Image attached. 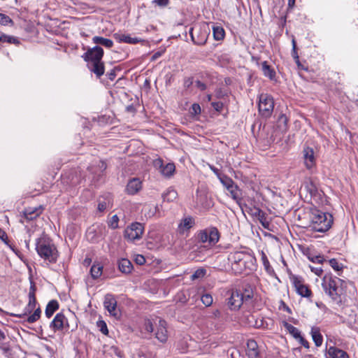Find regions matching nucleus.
I'll use <instances>...</instances> for the list:
<instances>
[{"instance_id": "1", "label": "nucleus", "mask_w": 358, "mask_h": 358, "mask_svg": "<svg viewBox=\"0 0 358 358\" xmlns=\"http://www.w3.org/2000/svg\"><path fill=\"white\" fill-rule=\"evenodd\" d=\"M232 270L236 273L250 272L255 268L256 257L252 250L235 251L228 256Z\"/></svg>"}, {"instance_id": "2", "label": "nucleus", "mask_w": 358, "mask_h": 358, "mask_svg": "<svg viewBox=\"0 0 358 358\" xmlns=\"http://www.w3.org/2000/svg\"><path fill=\"white\" fill-rule=\"evenodd\" d=\"M309 227L313 231L326 232L332 226L334 218L331 214L324 213L316 208H311L308 212Z\"/></svg>"}, {"instance_id": "3", "label": "nucleus", "mask_w": 358, "mask_h": 358, "mask_svg": "<svg viewBox=\"0 0 358 358\" xmlns=\"http://www.w3.org/2000/svg\"><path fill=\"white\" fill-rule=\"evenodd\" d=\"M36 250L38 255L50 264L57 262L59 253L55 244L45 236H42L36 240Z\"/></svg>"}, {"instance_id": "4", "label": "nucleus", "mask_w": 358, "mask_h": 358, "mask_svg": "<svg viewBox=\"0 0 358 358\" xmlns=\"http://www.w3.org/2000/svg\"><path fill=\"white\" fill-rule=\"evenodd\" d=\"M341 280L331 274H326L322 282V287L324 292L334 301L339 303L341 302L338 282Z\"/></svg>"}, {"instance_id": "5", "label": "nucleus", "mask_w": 358, "mask_h": 358, "mask_svg": "<svg viewBox=\"0 0 358 358\" xmlns=\"http://www.w3.org/2000/svg\"><path fill=\"white\" fill-rule=\"evenodd\" d=\"M189 35L192 42L196 45H203L206 44L210 29L205 23L196 24L189 30Z\"/></svg>"}, {"instance_id": "6", "label": "nucleus", "mask_w": 358, "mask_h": 358, "mask_svg": "<svg viewBox=\"0 0 358 358\" xmlns=\"http://www.w3.org/2000/svg\"><path fill=\"white\" fill-rule=\"evenodd\" d=\"M84 176L79 168H75L66 171L61 178L62 183L68 189L76 187L84 180Z\"/></svg>"}, {"instance_id": "7", "label": "nucleus", "mask_w": 358, "mask_h": 358, "mask_svg": "<svg viewBox=\"0 0 358 358\" xmlns=\"http://www.w3.org/2000/svg\"><path fill=\"white\" fill-rule=\"evenodd\" d=\"M220 182L228 191V196L237 203L240 204V202L243 199V192L235 182L228 176H224V177L220 178Z\"/></svg>"}, {"instance_id": "8", "label": "nucleus", "mask_w": 358, "mask_h": 358, "mask_svg": "<svg viewBox=\"0 0 358 358\" xmlns=\"http://www.w3.org/2000/svg\"><path fill=\"white\" fill-rule=\"evenodd\" d=\"M50 328L54 333L62 331H68L69 330L73 331L77 329V324L76 323L73 327H71L66 317L62 313H59L50 322Z\"/></svg>"}, {"instance_id": "9", "label": "nucleus", "mask_w": 358, "mask_h": 358, "mask_svg": "<svg viewBox=\"0 0 358 358\" xmlns=\"http://www.w3.org/2000/svg\"><path fill=\"white\" fill-rule=\"evenodd\" d=\"M274 108V100L268 94H261L259 96L258 110L259 114L266 118L271 117Z\"/></svg>"}, {"instance_id": "10", "label": "nucleus", "mask_w": 358, "mask_h": 358, "mask_svg": "<svg viewBox=\"0 0 358 358\" xmlns=\"http://www.w3.org/2000/svg\"><path fill=\"white\" fill-rule=\"evenodd\" d=\"M199 241L203 243H208V246L215 245L220 239V232L215 227H210L201 230L198 234Z\"/></svg>"}, {"instance_id": "11", "label": "nucleus", "mask_w": 358, "mask_h": 358, "mask_svg": "<svg viewBox=\"0 0 358 358\" xmlns=\"http://www.w3.org/2000/svg\"><path fill=\"white\" fill-rule=\"evenodd\" d=\"M106 233L105 225L103 224H95L87 229L85 236L89 242L96 243L106 236Z\"/></svg>"}, {"instance_id": "12", "label": "nucleus", "mask_w": 358, "mask_h": 358, "mask_svg": "<svg viewBox=\"0 0 358 358\" xmlns=\"http://www.w3.org/2000/svg\"><path fill=\"white\" fill-rule=\"evenodd\" d=\"M291 281L296 293L302 297L310 299L313 296V292L309 287L304 283L303 279L298 275H292Z\"/></svg>"}, {"instance_id": "13", "label": "nucleus", "mask_w": 358, "mask_h": 358, "mask_svg": "<svg viewBox=\"0 0 358 358\" xmlns=\"http://www.w3.org/2000/svg\"><path fill=\"white\" fill-rule=\"evenodd\" d=\"M144 231V225L140 222H134L128 226L124 230V237L129 241H134L142 238Z\"/></svg>"}, {"instance_id": "14", "label": "nucleus", "mask_w": 358, "mask_h": 358, "mask_svg": "<svg viewBox=\"0 0 358 358\" xmlns=\"http://www.w3.org/2000/svg\"><path fill=\"white\" fill-rule=\"evenodd\" d=\"M103 50L101 47L96 45L94 48H89L83 55L82 58L89 63H93L102 60L103 57Z\"/></svg>"}, {"instance_id": "15", "label": "nucleus", "mask_w": 358, "mask_h": 358, "mask_svg": "<svg viewBox=\"0 0 358 358\" xmlns=\"http://www.w3.org/2000/svg\"><path fill=\"white\" fill-rule=\"evenodd\" d=\"M243 303V292L240 290H231L227 299V306L231 310H238Z\"/></svg>"}, {"instance_id": "16", "label": "nucleus", "mask_w": 358, "mask_h": 358, "mask_svg": "<svg viewBox=\"0 0 358 358\" xmlns=\"http://www.w3.org/2000/svg\"><path fill=\"white\" fill-rule=\"evenodd\" d=\"M117 300L112 294H107L104 297L103 306L110 315L115 318L120 316V313L117 310Z\"/></svg>"}, {"instance_id": "17", "label": "nucleus", "mask_w": 358, "mask_h": 358, "mask_svg": "<svg viewBox=\"0 0 358 358\" xmlns=\"http://www.w3.org/2000/svg\"><path fill=\"white\" fill-rule=\"evenodd\" d=\"M156 326L155 338L162 343L166 342L168 339V331L166 329V322L162 319L157 320V323L155 322Z\"/></svg>"}, {"instance_id": "18", "label": "nucleus", "mask_w": 358, "mask_h": 358, "mask_svg": "<svg viewBox=\"0 0 358 358\" xmlns=\"http://www.w3.org/2000/svg\"><path fill=\"white\" fill-rule=\"evenodd\" d=\"M303 154L306 167L308 169H311L315 165V158L313 149L310 147H306L303 148Z\"/></svg>"}, {"instance_id": "19", "label": "nucleus", "mask_w": 358, "mask_h": 358, "mask_svg": "<svg viewBox=\"0 0 358 358\" xmlns=\"http://www.w3.org/2000/svg\"><path fill=\"white\" fill-rule=\"evenodd\" d=\"M142 188V182L139 178H134L129 180L126 192L128 194L134 195L138 193Z\"/></svg>"}, {"instance_id": "20", "label": "nucleus", "mask_w": 358, "mask_h": 358, "mask_svg": "<svg viewBox=\"0 0 358 358\" xmlns=\"http://www.w3.org/2000/svg\"><path fill=\"white\" fill-rule=\"evenodd\" d=\"M43 208L41 206L38 207H28L23 211V215L27 220H33L37 218L43 212Z\"/></svg>"}, {"instance_id": "21", "label": "nucleus", "mask_w": 358, "mask_h": 358, "mask_svg": "<svg viewBox=\"0 0 358 358\" xmlns=\"http://www.w3.org/2000/svg\"><path fill=\"white\" fill-rule=\"evenodd\" d=\"M87 67L90 71L96 75V77L101 78L105 72L104 63L102 60L87 64Z\"/></svg>"}, {"instance_id": "22", "label": "nucleus", "mask_w": 358, "mask_h": 358, "mask_svg": "<svg viewBox=\"0 0 358 358\" xmlns=\"http://www.w3.org/2000/svg\"><path fill=\"white\" fill-rule=\"evenodd\" d=\"M114 38L119 43H126L129 44H136L141 41V39L136 37H131L130 35H127L121 33H115L113 34Z\"/></svg>"}, {"instance_id": "23", "label": "nucleus", "mask_w": 358, "mask_h": 358, "mask_svg": "<svg viewBox=\"0 0 358 358\" xmlns=\"http://www.w3.org/2000/svg\"><path fill=\"white\" fill-rule=\"evenodd\" d=\"M155 166H159L161 168V173L167 177L171 176L175 171V165L173 163H168L165 166H163V161L162 159H157L155 162Z\"/></svg>"}, {"instance_id": "24", "label": "nucleus", "mask_w": 358, "mask_h": 358, "mask_svg": "<svg viewBox=\"0 0 358 358\" xmlns=\"http://www.w3.org/2000/svg\"><path fill=\"white\" fill-rule=\"evenodd\" d=\"M112 196L107 193L99 197L97 209L99 212H103L110 205L112 204Z\"/></svg>"}, {"instance_id": "25", "label": "nucleus", "mask_w": 358, "mask_h": 358, "mask_svg": "<svg viewBox=\"0 0 358 358\" xmlns=\"http://www.w3.org/2000/svg\"><path fill=\"white\" fill-rule=\"evenodd\" d=\"M252 215L255 216L262 224V225L265 229H268V226L270 224L269 222L267 220L266 214L260 208H255L253 210H251Z\"/></svg>"}, {"instance_id": "26", "label": "nucleus", "mask_w": 358, "mask_h": 358, "mask_svg": "<svg viewBox=\"0 0 358 358\" xmlns=\"http://www.w3.org/2000/svg\"><path fill=\"white\" fill-rule=\"evenodd\" d=\"M247 355L250 358H257L259 350L257 342L253 339H249L247 342Z\"/></svg>"}, {"instance_id": "27", "label": "nucleus", "mask_w": 358, "mask_h": 358, "mask_svg": "<svg viewBox=\"0 0 358 358\" xmlns=\"http://www.w3.org/2000/svg\"><path fill=\"white\" fill-rule=\"evenodd\" d=\"M327 358H349V356L344 350L331 346L327 350Z\"/></svg>"}, {"instance_id": "28", "label": "nucleus", "mask_w": 358, "mask_h": 358, "mask_svg": "<svg viewBox=\"0 0 358 358\" xmlns=\"http://www.w3.org/2000/svg\"><path fill=\"white\" fill-rule=\"evenodd\" d=\"M262 71L263 75L271 80H275L276 73L275 69L268 64V62L264 61L262 63Z\"/></svg>"}, {"instance_id": "29", "label": "nucleus", "mask_w": 358, "mask_h": 358, "mask_svg": "<svg viewBox=\"0 0 358 358\" xmlns=\"http://www.w3.org/2000/svg\"><path fill=\"white\" fill-rule=\"evenodd\" d=\"M195 224L194 219L192 216H187L182 218L178 224L180 230L185 231H187Z\"/></svg>"}, {"instance_id": "30", "label": "nucleus", "mask_w": 358, "mask_h": 358, "mask_svg": "<svg viewBox=\"0 0 358 358\" xmlns=\"http://www.w3.org/2000/svg\"><path fill=\"white\" fill-rule=\"evenodd\" d=\"M59 305L57 300L50 301L45 308V314L48 318H50L53 314L59 309Z\"/></svg>"}, {"instance_id": "31", "label": "nucleus", "mask_w": 358, "mask_h": 358, "mask_svg": "<svg viewBox=\"0 0 358 358\" xmlns=\"http://www.w3.org/2000/svg\"><path fill=\"white\" fill-rule=\"evenodd\" d=\"M36 301H33L29 300V303L24 308V312L22 313H20V314L11 313L10 315L17 317L20 319L24 318L25 317H27L28 315L31 313L32 311H34V310L36 308Z\"/></svg>"}, {"instance_id": "32", "label": "nucleus", "mask_w": 358, "mask_h": 358, "mask_svg": "<svg viewBox=\"0 0 358 358\" xmlns=\"http://www.w3.org/2000/svg\"><path fill=\"white\" fill-rule=\"evenodd\" d=\"M310 334L315 345L317 347L321 346L323 342V337L320 333V328L317 327H313L311 328Z\"/></svg>"}, {"instance_id": "33", "label": "nucleus", "mask_w": 358, "mask_h": 358, "mask_svg": "<svg viewBox=\"0 0 358 358\" xmlns=\"http://www.w3.org/2000/svg\"><path fill=\"white\" fill-rule=\"evenodd\" d=\"M119 270L123 273H130L133 269L131 262L127 259H122L118 262Z\"/></svg>"}, {"instance_id": "34", "label": "nucleus", "mask_w": 358, "mask_h": 358, "mask_svg": "<svg viewBox=\"0 0 358 358\" xmlns=\"http://www.w3.org/2000/svg\"><path fill=\"white\" fill-rule=\"evenodd\" d=\"M260 255H261V260L262 262V264L264 265L266 272L269 275H271V276L276 275L274 269L273 268V267L271 266V264L269 263L268 259L266 253L263 250H262L260 252Z\"/></svg>"}, {"instance_id": "35", "label": "nucleus", "mask_w": 358, "mask_h": 358, "mask_svg": "<svg viewBox=\"0 0 358 358\" xmlns=\"http://www.w3.org/2000/svg\"><path fill=\"white\" fill-rule=\"evenodd\" d=\"M92 42L95 44L101 45L106 48H110L113 46V41L112 40L102 36H94L92 38Z\"/></svg>"}, {"instance_id": "36", "label": "nucleus", "mask_w": 358, "mask_h": 358, "mask_svg": "<svg viewBox=\"0 0 358 358\" xmlns=\"http://www.w3.org/2000/svg\"><path fill=\"white\" fill-rule=\"evenodd\" d=\"M103 266L99 262H94L90 268L91 277L96 280L99 278L103 273Z\"/></svg>"}, {"instance_id": "37", "label": "nucleus", "mask_w": 358, "mask_h": 358, "mask_svg": "<svg viewBox=\"0 0 358 358\" xmlns=\"http://www.w3.org/2000/svg\"><path fill=\"white\" fill-rule=\"evenodd\" d=\"M162 197L164 201L173 202L177 199L178 193L175 189L169 188L162 194Z\"/></svg>"}, {"instance_id": "38", "label": "nucleus", "mask_w": 358, "mask_h": 358, "mask_svg": "<svg viewBox=\"0 0 358 358\" xmlns=\"http://www.w3.org/2000/svg\"><path fill=\"white\" fill-rule=\"evenodd\" d=\"M283 327L295 339L297 340L301 336L300 331L292 324L283 322Z\"/></svg>"}, {"instance_id": "39", "label": "nucleus", "mask_w": 358, "mask_h": 358, "mask_svg": "<svg viewBox=\"0 0 358 358\" xmlns=\"http://www.w3.org/2000/svg\"><path fill=\"white\" fill-rule=\"evenodd\" d=\"M2 43H8L10 44H19L20 41L19 40L12 36H8L5 34H1L0 35V44Z\"/></svg>"}, {"instance_id": "40", "label": "nucleus", "mask_w": 358, "mask_h": 358, "mask_svg": "<svg viewBox=\"0 0 358 358\" xmlns=\"http://www.w3.org/2000/svg\"><path fill=\"white\" fill-rule=\"evenodd\" d=\"M213 36L216 41L222 40L224 38L225 32L222 27H213Z\"/></svg>"}, {"instance_id": "41", "label": "nucleus", "mask_w": 358, "mask_h": 358, "mask_svg": "<svg viewBox=\"0 0 358 358\" xmlns=\"http://www.w3.org/2000/svg\"><path fill=\"white\" fill-rule=\"evenodd\" d=\"M0 350L2 351V353L7 357V358H12V349L10 348V345L8 343H3L2 341H0Z\"/></svg>"}, {"instance_id": "42", "label": "nucleus", "mask_w": 358, "mask_h": 358, "mask_svg": "<svg viewBox=\"0 0 358 358\" xmlns=\"http://www.w3.org/2000/svg\"><path fill=\"white\" fill-rule=\"evenodd\" d=\"M34 313L31 314V315L27 316V317L25 320L29 324H32L36 322L41 317V310L39 307L34 309Z\"/></svg>"}, {"instance_id": "43", "label": "nucleus", "mask_w": 358, "mask_h": 358, "mask_svg": "<svg viewBox=\"0 0 358 358\" xmlns=\"http://www.w3.org/2000/svg\"><path fill=\"white\" fill-rule=\"evenodd\" d=\"M206 270L203 268H199L192 275L191 279L194 280L196 279L202 278L206 275Z\"/></svg>"}, {"instance_id": "44", "label": "nucleus", "mask_w": 358, "mask_h": 358, "mask_svg": "<svg viewBox=\"0 0 358 358\" xmlns=\"http://www.w3.org/2000/svg\"><path fill=\"white\" fill-rule=\"evenodd\" d=\"M201 300L206 307L211 306L213 301V296L210 294H203Z\"/></svg>"}, {"instance_id": "45", "label": "nucleus", "mask_w": 358, "mask_h": 358, "mask_svg": "<svg viewBox=\"0 0 358 358\" xmlns=\"http://www.w3.org/2000/svg\"><path fill=\"white\" fill-rule=\"evenodd\" d=\"M0 24L4 26H6L9 24H13V21L8 15H6L3 13H0Z\"/></svg>"}, {"instance_id": "46", "label": "nucleus", "mask_w": 358, "mask_h": 358, "mask_svg": "<svg viewBox=\"0 0 358 358\" xmlns=\"http://www.w3.org/2000/svg\"><path fill=\"white\" fill-rule=\"evenodd\" d=\"M119 217L117 215H114L108 222V225L112 229L118 228Z\"/></svg>"}, {"instance_id": "47", "label": "nucleus", "mask_w": 358, "mask_h": 358, "mask_svg": "<svg viewBox=\"0 0 358 358\" xmlns=\"http://www.w3.org/2000/svg\"><path fill=\"white\" fill-rule=\"evenodd\" d=\"M96 326L99 329V331L104 335L108 334V330L106 323L103 320H99L96 322Z\"/></svg>"}, {"instance_id": "48", "label": "nucleus", "mask_w": 358, "mask_h": 358, "mask_svg": "<svg viewBox=\"0 0 358 358\" xmlns=\"http://www.w3.org/2000/svg\"><path fill=\"white\" fill-rule=\"evenodd\" d=\"M329 264L336 271H340L343 268V265L340 264L335 258L329 259Z\"/></svg>"}, {"instance_id": "49", "label": "nucleus", "mask_w": 358, "mask_h": 358, "mask_svg": "<svg viewBox=\"0 0 358 358\" xmlns=\"http://www.w3.org/2000/svg\"><path fill=\"white\" fill-rule=\"evenodd\" d=\"M292 56L295 62H299V56L297 50H296V43L294 38H292Z\"/></svg>"}, {"instance_id": "50", "label": "nucleus", "mask_w": 358, "mask_h": 358, "mask_svg": "<svg viewBox=\"0 0 358 358\" xmlns=\"http://www.w3.org/2000/svg\"><path fill=\"white\" fill-rule=\"evenodd\" d=\"M190 113L193 115H199L201 112V107L199 103H193L190 108Z\"/></svg>"}, {"instance_id": "51", "label": "nucleus", "mask_w": 358, "mask_h": 358, "mask_svg": "<svg viewBox=\"0 0 358 358\" xmlns=\"http://www.w3.org/2000/svg\"><path fill=\"white\" fill-rule=\"evenodd\" d=\"M211 106L217 112L221 113L224 108V103L222 101H213L211 102Z\"/></svg>"}, {"instance_id": "52", "label": "nucleus", "mask_w": 358, "mask_h": 358, "mask_svg": "<svg viewBox=\"0 0 358 358\" xmlns=\"http://www.w3.org/2000/svg\"><path fill=\"white\" fill-rule=\"evenodd\" d=\"M308 259L314 262V263H320L322 264L323 262L325 260L323 255H315V256H309Z\"/></svg>"}, {"instance_id": "53", "label": "nucleus", "mask_w": 358, "mask_h": 358, "mask_svg": "<svg viewBox=\"0 0 358 358\" xmlns=\"http://www.w3.org/2000/svg\"><path fill=\"white\" fill-rule=\"evenodd\" d=\"M145 330L148 332H153L155 331V327L153 323L150 320H146L145 321Z\"/></svg>"}, {"instance_id": "54", "label": "nucleus", "mask_w": 358, "mask_h": 358, "mask_svg": "<svg viewBox=\"0 0 358 358\" xmlns=\"http://www.w3.org/2000/svg\"><path fill=\"white\" fill-rule=\"evenodd\" d=\"M210 169L217 176L218 179L220 180L222 177H224V174H222L218 169L215 167L213 165L208 164Z\"/></svg>"}, {"instance_id": "55", "label": "nucleus", "mask_w": 358, "mask_h": 358, "mask_svg": "<svg viewBox=\"0 0 358 358\" xmlns=\"http://www.w3.org/2000/svg\"><path fill=\"white\" fill-rule=\"evenodd\" d=\"M193 78L187 77L184 79L183 86L185 89H189L193 84Z\"/></svg>"}, {"instance_id": "56", "label": "nucleus", "mask_w": 358, "mask_h": 358, "mask_svg": "<svg viewBox=\"0 0 358 358\" xmlns=\"http://www.w3.org/2000/svg\"><path fill=\"white\" fill-rule=\"evenodd\" d=\"M98 167H99L98 174L100 175V174H102L104 172V171L106 169L107 165H106V162H104L103 161L99 160V164H98Z\"/></svg>"}, {"instance_id": "57", "label": "nucleus", "mask_w": 358, "mask_h": 358, "mask_svg": "<svg viewBox=\"0 0 358 358\" xmlns=\"http://www.w3.org/2000/svg\"><path fill=\"white\" fill-rule=\"evenodd\" d=\"M243 303L247 302L252 298V296H253L252 292L245 290V293H243Z\"/></svg>"}, {"instance_id": "58", "label": "nucleus", "mask_w": 358, "mask_h": 358, "mask_svg": "<svg viewBox=\"0 0 358 358\" xmlns=\"http://www.w3.org/2000/svg\"><path fill=\"white\" fill-rule=\"evenodd\" d=\"M135 262L138 264V265H143L145 263V259L144 257V256L141 255H136V258H135Z\"/></svg>"}, {"instance_id": "59", "label": "nucleus", "mask_w": 358, "mask_h": 358, "mask_svg": "<svg viewBox=\"0 0 358 358\" xmlns=\"http://www.w3.org/2000/svg\"><path fill=\"white\" fill-rule=\"evenodd\" d=\"M153 209H150L148 215L149 217H152L155 215H157V213L159 214V206L157 205L156 206H154Z\"/></svg>"}, {"instance_id": "60", "label": "nucleus", "mask_w": 358, "mask_h": 358, "mask_svg": "<svg viewBox=\"0 0 358 358\" xmlns=\"http://www.w3.org/2000/svg\"><path fill=\"white\" fill-rule=\"evenodd\" d=\"M116 69L117 68L115 67L113 69H111L109 72L107 73L106 76L108 78L109 80H113L116 77Z\"/></svg>"}, {"instance_id": "61", "label": "nucleus", "mask_w": 358, "mask_h": 358, "mask_svg": "<svg viewBox=\"0 0 358 358\" xmlns=\"http://www.w3.org/2000/svg\"><path fill=\"white\" fill-rule=\"evenodd\" d=\"M297 340L299 341V343L304 348H309L308 341H306L303 336H301Z\"/></svg>"}, {"instance_id": "62", "label": "nucleus", "mask_w": 358, "mask_h": 358, "mask_svg": "<svg viewBox=\"0 0 358 358\" xmlns=\"http://www.w3.org/2000/svg\"><path fill=\"white\" fill-rule=\"evenodd\" d=\"M153 3L159 6H166L169 4V0H154Z\"/></svg>"}, {"instance_id": "63", "label": "nucleus", "mask_w": 358, "mask_h": 358, "mask_svg": "<svg viewBox=\"0 0 358 358\" xmlns=\"http://www.w3.org/2000/svg\"><path fill=\"white\" fill-rule=\"evenodd\" d=\"M196 86L201 91H204L206 89V85L200 80L196 81Z\"/></svg>"}, {"instance_id": "64", "label": "nucleus", "mask_w": 358, "mask_h": 358, "mask_svg": "<svg viewBox=\"0 0 358 358\" xmlns=\"http://www.w3.org/2000/svg\"><path fill=\"white\" fill-rule=\"evenodd\" d=\"M0 239L4 243H7L8 236L6 233L0 228Z\"/></svg>"}]
</instances>
